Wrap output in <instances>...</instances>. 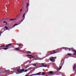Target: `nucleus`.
<instances>
[{
	"label": "nucleus",
	"mask_w": 76,
	"mask_h": 76,
	"mask_svg": "<svg viewBox=\"0 0 76 76\" xmlns=\"http://www.w3.org/2000/svg\"><path fill=\"white\" fill-rule=\"evenodd\" d=\"M24 70H25L24 69L20 70L18 69L17 70V72H18L19 73H22V72H23Z\"/></svg>",
	"instance_id": "obj_1"
},
{
	"label": "nucleus",
	"mask_w": 76,
	"mask_h": 76,
	"mask_svg": "<svg viewBox=\"0 0 76 76\" xmlns=\"http://www.w3.org/2000/svg\"><path fill=\"white\" fill-rule=\"evenodd\" d=\"M57 58V57H52L50 59V60L52 62H54V58Z\"/></svg>",
	"instance_id": "obj_2"
},
{
	"label": "nucleus",
	"mask_w": 76,
	"mask_h": 76,
	"mask_svg": "<svg viewBox=\"0 0 76 76\" xmlns=\"http://www.w3.org/2000/svg\"><path fill=\"white\" fill-rule=\"evenodd\" d=\"M26 56H27V57H28V58H34L33 56H32L31 57H28L30 56H32V55H26Z\"/></svg>",
	"instance_id": "obj_3"
},
{
	"label": "nucleus",
	"mask_w": 76,
	"mask_h": 76,
	"mask_svg": "<svg viewBox=\"0 0 76 76\" xmlns=\"http://www.w3.org/2000/svg\"><path fill=\"white\" fill-rule=\"evenodd\" d=\"M41 73V72H39L37 74H33V75H38V76H39Z\"/></svg>",
	"instance_id": "obj_4"
},
{
	"label": "nucleus",
	"mask_w": 76,
	"mask_h": 76,
	"mask_svg": "<svg viewBox=\"0 0 76 76\" xmlns=\"http://www.w3.org/2000/svg\"><path fill=\"white\" fill-rule=\"evenodd\" d=\"M73 69L74 70H76V64L74 65V66L73 68Z\"/></svg>",
	"instance_id": "obj_5"
},
{
	"label": "nucleus",
	"mask_w": 76,
	"mask_h": 76,
	"mask_svg": "<svg viewBox=\"0 0 76 76\" xmlns=\"http://www.w3.org/2000/svg\"><path fill=\"white\" fill-rule=\"evenodd\" d=\"M47 67V65H43V66H40L39 67Z\"/></svg>",
	"instance_id": "obj_6"
},
{
	"label": "nucleus",
	"mask_w": 76,
	"mask_h": 76,
	"mask_svg": "<svg viewBox=\"0 0 76 76\" xmlns=\"http://www.w3.org/2000/svg\"><path fill=\"white\" fill-rule=\"evenodd\" d=\"M73 50L75 52V53H74V55H75V54H76V50L75 49H73Z\"/></svg>",
	"instance_id": "obj_7"
},
{
	"label": "nucleus",
	"mask_w": 76,
	"mask_h": 76,
	"mask_svg": "<svg viewBox=\"0 0 76 76\" xmlns=\"http://www.w3.org/2000/svg\"><path fill=\"white\" fill-rule=\"evenodd\" d=\"M52 72V71H50V72H49V73H48V75H49V74H53V72Z\"/></svg>",
	"instance_id": "obj_8"
},
{
	"label": "nucleus",
	"mask_w": 76,
	"mask_h": 76,
	"mask_svg": "<svg viewBox=\"0 0 76 76\" xmlns=\"http://www.w3.org/2000/svg\"><path fill=\"white\" fill-rule=\"evenodd\" d=\"M10 45H12V44H9L8 45H7V46H6V47H9Z\"/></svg>",
	"instance_id": "obj_9"
},
{
	"label": "nucleus",
	"mask_w": 76,
	"mask_h": 76,
	"mask_svg": "<svg viewBox=\"0 0 76 76\" xmlns=\"http://www.w3.org/2000/svg\"><path fill=\"white\" fill-rule=\"evenodd\" d=\"M19 25V24H15L14 26L13 27H12V28H14V27H15V26H16L18 25Z\"/></svg>",
	"instance_id": "obj_10"
},
{
	"label": "nucleus",
	"mask_w": 76,
	"mask_h": 76,
	"mask_svg": "<svg viewBox=\"0 0 76 76\" xmlns=\"http://www.w3.org/2000/svg\"><path fill=\"white\" fill-rule=\"evenodd\" d=\"M15 50H20V49H19V48H16L15 49Z\"/></svg>",
	"instance_id": "obj_11"
},
{
	"label": "nucleus",
	"mask_w": 76,
	"mask_h": 76,
	"mask_svg": "<svg viewBox=\"0 0 76 76\" xmlns=\"http://www.w3.org/2000/svg\"><path fill=\"white\" fill-rule=\"evenodd\" d=\"M16 20V19H10V20H11V21H12V20Z\"/></svg>",
	"instance_id": "obj_12"
},
{
	"label": "nucleus",
	"mask_w": 76,
	"mask_h": 76,
	"mask_svg": "<svg viewBox=\"0 0 76 76\" xmlns=\"http://www.w3.org/2000/svg\"><path fill=\"white\" fill-rule=\"evenodd\" d=\"M65 49L66 50H69V49L67 48H65Z\"/></svg>",
	"instance_id": "obj_13"
},
{
	"label": "nucleus",
	"mask_w": 76,
	"mask_h": 76,
	"mask_svg": "<svg viewBox=\"0 0 76 76\" xmlns=\"http://www.w3.org/2000/svg\"><path fill=\"white\" fill-rule=\"evenodd\" d=\"M27 53L28 54H31V52H29V51H28L27 52Z\"/></svg>",
	"instance_id": "obj_14"
},
{
	"label": "nucleus",
	"mask_w": 76,
	"mask_h": 76,
	"mask_svg": "<svg viewBox=\"0 0 76 76\" xmlns=\"http://www.w3.org/2000/svg\"><path fill=\"white\" fill-rule=\"evenodd\" d=\"M8 49V48H4L3 49V50H7Z\"/></svg>",
	"instance_id": "obj_15"
},
{
	"label": "nucleus",
	"mask_w": 76,
	"mask_h": 76,
	"mask_svg": "<svg viewBox=\"0 0 76 76\" xmlns=\"http://www.w3.org/2000/svg\"><path fill=\"white\" fill-rule=\"evenodd\" d=\"M67 55H68V56H71L72 54H70V53H68L67 54Z\"/></svg>",
	"instance_id": "obj_16"
},
{
	"label": "nucleus",
	"mask_w": 76,
	"mask_h": 76,
	"mask_svg": "<svg viewBox=\"0 0 76 76\" xmlns=\"http://www.w3.org/2000/svg\"><path fill=\"white\" fill-rule=\"evenodd\" d=\"M4 23H6V25H7V22H6V21H4L3 22Z\"/></svg>",
	"instance_id": "obj_17"
},
{
	"label": "nucleus",
	"mask_w": 76,
	"mask_h": 76,
	"mask_svg": "<svg viewBox=\"0 0 76 76\" xmlns=\"http://www.w3.org/2000/svg\"><path fill=\"white\" fill-rule=\"evenodd\" d=\"M61 67H62V66H61V67H60V68L59 69H58V70L59 71V70H61Z\"/></svg>",
	"instance_id": "obj_18"
},
{
	"label": "nucleus",
	"mask_w": 76,
	"mask_h": 76,
	"mask_svg": "<svg viewBox=\"0 0 76 76\" xmlns=\"http://www.w3.org/2000/svg\"><path fill=\"white\" fill-rule=\"evenodd\" d=\"M25 14H24L23 16V18H24V17H25Z\"/></svg>",
	"instance_id": "obj_19"
},
{
	"label": "nucleus",
	"mask_w": 76,
	"mask_h": 76,
	"mask_svg": "<svg viewBox=\"0 0 76 76\" xmlns=\"http://www.w3.org/2000/svg\"><path fill=\"white\" fill-rule=\"evenodd\" d=\"M5 28H6V30H7V29H8V28H7L6 27V26L5 27Z\"/></svg>",
	"instance_id": "obj_20"
},
{
	"label": "nucleus",
	"mask_w": 76,
	"mask_h": 76,
	"mask_svg": "<svg viewBox=\"0 0 76 76\" xmlns=\"http://www.w3.org/2000/svg\"><path fill=\"white\" fill-rule=\"evenodd\" d=\"M29 76V74H27L26 75H25V76Z\"/></svg>",
	"instance_id": "obj_21"
},
{
	"label": "nucleus",
	"mask_w": 76,
	"mask_h": 76,
	"mask_svg": "<svg viewBox=\"0 0 76 76\" xmlns=\"http://www.w3.org/2000/svg\"><path fill=\"white\" fill-rule=\"evenodd\" d=\"M40 64H41V65H44V64H44V63Z\"/></svg>",
	"instance_id": "obj_22"
},
{
	"label": "nucleus",
	"mask_w": 76,
	"mask_h": 76,
	"mask_svg": "<svg viewBox=\"0 0 76 76\" xmlns=\"http://www.w3.org/2000/svg\"><path fill=\"white\" fill-rule=\"evenodd\" d=\"M34 66H36V64H34L32 65Z\"/></svg>",
	"instance_id": "obj_23"
},
{
	"label": "nucleus",
	"mask_w": 76,
	"mask_h": 76,
	"mask_svg": "<svg viewBox=\"0 0 76 76\" xmlns=\"http://www.w3.org/2000/svg\"><path fill=\"white\" fill-rule=\"evenodd\" d=\"M28 71V70H26L24 72H27Z\"/></svg>",
	"instance_id": "obj_24"
},
{
	"label": "nucleus",
	"mask_w": 76,
	"mask_h": 76,
	"mask_svg": "<svg viewBox=\"0 0 76 76\" xmlns=\"http://www.w3.org/2000/svg\"><path fill=\"white\" fill-rule=\"evenodd\" d=\"M29 5L28 4H27V6H26L27 7H28V6H29V5Z\"/></svg>",
	"instance_id": "obj_25"
},
{
	"label": "nucleus",
	"mask_w": 76,
	"mask_h": 76,
	"mask_svg": "<svg viewBox=\"0 0 76 76\" xmlns=\"http://www.w3.org/2000/svg\"><path fill=\"white\" fill-rule=\"evenodd\" d=\"M71 49H72V48L71 49V48H70V49H69V51H70V50H71Z\"/></svg>",
	"instance_id": "obj_26"
},
{
	"label": "nucleus",
	"mask_w": 76,
	"mask_h": 76,
	"mask_svg": "<svg viewBox=\"0 0 76 76\" xmlns=\"http://www.w3.org/2000/svg\"><path fill=\"white\" fill-rule=\"evenodd\" d=\"M42 73L43 74V75H45V73L44 72H42Z\"/></svg>",
	"instance_id": "obj_27"
},
{
	"label": "nucleus",
	"mask_w": 76,
	"mask_h": 76,
	"mask_svg": "<svg viewBox=\"0 0 76 76\" xmlns=\"http://www.w3.org/2000/svg\"><path fill=\"white\" fill-rule=\"evenodd\" d=\"M5 46L4 45V46H1L0 47H5Z\"/></svg>",
	"instance_id": "obj_28"
},
{
	"label": "nucleus",
	"mask_w": 76,
	"mask_h": 76,
	"mask_svg": "<svg viewBox=\"0 0 76 76\" xmlns=\"http://www.w3.org/2000/svg\"><path fill=\"white\" fill-rule=\"evenodd\" d=\"M57 53V52H53V53Z\"/></svg>",
	"instance_id": "obj_29"
},
{
	"label": "nucleus",
	"mask_w": 76,
	"mask_h": 76,
	"mask_svg": "<svg viewBox=\"0 0 76 76\" xmlns=\"http://www.w3.org/2000/svg\"><path fill=\"white\" fill-rule=\"evenodd\" d=\"M34 75H33V74H32L30 76H34Z\"/></svg>",
	"instance_id": "obj_30"
},
{
	"label": "nucleus",
	"mask_w": 76,
	"mask_h": 76,
	"mask_svg": "<svg viewBox=\"0 0 76 76\" xmlns=\"http://www.w3.org/2000/svg\"><path fill=\"white\" fill-rule=\"evenodd\" d=\"M22 10H20V12H22Z\"/></svg>",
	"instance_id": "obj_31"
},
{
	"label": "nucleus",
	"mask_w": 76,
	"mask_h": 76,
	"mask_svg": "<svg viewBox=\"0 0 76 76\" xmlns=\"http://www.w3.org/2000/svg\"><path fill=\"white\" fill-rule=\"evenodd\" d=\"M19 46H21V44H19Z\"/></svg>",
	"instance_id": "obj_32"
},
{
	"label": "nucleus",
	"mask_w": 76,
	"mask_h": 76,
	"mask_svg": "<svg viewBox=\"0 0 76 76\" xmlns=\"http://www.w3.org/2000/svg\"><path fill=\"white\" fill-rule=\"evenodd\" d=\"M16 74H17V75H18V74H19V73H16Z\"/></svg>",
	"instance_id": "obj_33"
},
{
	"label": "nucleus",
	"mask_w": 76,
	"mask_h": 76,
	"mask_svg": "<svg viewBox=\"0 0 76 76\" xmlns=\"http://www.w3.org/2000/svg\"><path fill=\"white\" fill-rule=\"evenodd\" d=\"M44 74H42V76H44Z\"/></svg>",
	"instance_id": "obj_34"
},
{
	"label": "nucleus",
	"mask_w": 76,
	"mask_h": 76,
	"mask_svg": "<svg viewBox=\"0 0 76 76\" xmlns=\"http://www.w3.org/2000/svg\"><path fill=\"white\" fill-rule=\"evenodd\" d=\"M6 31V30H4V31L3 32H4V31Z\"/></svg>",
	"instance_id": "obj_35"
},
{
	"label": "nucleus",
	"mask_w": 76,
	"mask_h": 76,
	"mask_svg": "<svg viewBox=\"0 0 76 76\" xmlns=\"http://www.w3.org/2000/svg\"><path fill=\"white\" fill-rule=\"evenodd\" d=\"M22 46H23V45L22 44Z\"/></svg>",
	"instance_id": "obj_36"
},
{
	"label": "nucleus",
	"mask_w": 76,
	"mask_h": 76,
	"mask_svg": "<svg viewBox=\"0 0 76 76\" xmlns=\"http://www.w3.org/2000/svg\"><path fill=\"white\" fill-rule=\"evenodd\" d=\"M0 35H1V34H0Z\"/></svg>",
	"instance_id": "obj_37"
},
{
	"label": "nucleus",
	"mask_w": 76,
	"mask_h": 76,
	"mask_svg": "<svg viewBox=\"0 0 76 76\" xmlns=\"http://www.w3.org/2000/svg\"><path fill=\"white\" fill-rule=\"evenodd\" d=\"M75 58H76V57H75Z\"/></svg>",
	"instance_id": "obj_38"
}]
</instances>
